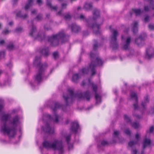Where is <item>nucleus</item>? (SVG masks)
I'll list each match as a JSON object with an SVG mask.
<instances>
[{
  "mask_svg": "<svg viewBox=\"0 0 154 154\" xmlns=\"http://www.w3.org/2000/svg\"><path fill=\"white\" fill-rule=\"evenodd\" d=\"M149 28L150 30H154V26L152 24H149Z\"/></svg>",
  "mask_w": 154,
  "mask_h": 154,
  "instance_id": "obj_46",
  "label": "nucleus"
},
{
  "mask_svg": "<svg viewBox=\"0 0 154 154\" xmlns=\"http://www.w3.org/2000/svg\"><path fill=\"white\" fill-rule=\"evenodd\" d=\"M10 31H9L7 29H4L2 32V33L3 34L7 35L10 32Z\"/></svg>",
  "mask_w": 154,
  "mask_h": 154,
  "instance_id": "obj_40",
  "label": "nucleus"
},
{
  "mask_svg": "<svg viewBox=\"0 0 154 154\" xmlns=\"http://www.w3.org/2000/svg\"><path fill=\"white\" fill-rule=\"evenodd\" d=\"M99 11L98 9L96 8L94 9V12L93 13V18L94 20H95L99 17Z\"/></svg>",
  "mask_w": 154,
  "mask_h": 154,
  "instance_id": "obj_22",
  "label": "nucleus"
},
{
  "mask_svg": "<svg viewBox=\"0 0 154 154\" xmlns=\"http://www.w3.org/2000/svg\"><path fill=\"white\" fill-rule=\"evenodd\" d=\"M149 16L148 15H146L144 19V22L146 23L149 22Z\"/></svg>",
  "mask_w": 154,
  "mask_h": 154,
  "instance_id": "obj_38",
  "label": "nucleus"
},
{
  "mask_svg": "<svg viewBox=\"0 0 154 154\" xmlns=\"http://www.w3.org/2000/svg\"><path fill=\"white\" fill-rule=\"evenodd\" d=\"M94 42H95L93 46V50L95 51L97 48V45L96 40H94Z\"/></svg>",
  "mask_w": 154,
  "mask_h": 154,
  "instance_id": "obj_37",
  "label": "nucleus"
},
{
  "mask_svg": "<svg viewBox=\"0 0 154 154\" xmlns=\"http://www.w3.org/2000/svg\"><path fill=\"white\" fill-rule=\"evenodd\" d=\"M9 117L8 114H5L2 116L1 131L5 135L7 134L9 137H12L16 135L17 126L20 123V118L18 116H15L7 123Z\"/></svg>",
  "mask_w": 154,
  "mask_h": 154,
  "instance_id": "obj_2",
  "label": "nucleus"
},
{
  "mask_svg": "<svg viewBox=\"0 0 154 154\" xmlns=\"http://www.w3.org/2000/svg\"><path fill=\"white\" fill-rule=\"evenodd\" d=\"M16 16L17 17H20L24 19H25L28 17V15L26 14L24 15H22L20 11H19L16 13Z\"/></svg>",
  "mask_w": 154,
  "mask_h": 154,
  "instance_id": "obj_27",
  "label": "nucleus"
},
{
  "mask_svg": "<svg viewBox=\"0 0 154 154\" xmlns=\"http://www.w3.org/2000/svg\"><path fill=\"white\" fill-rule=\"evenodd\" d=\"M153 129H154V128L153 126H151V127H150L149 128L150 132V133L152 132L153 131Z\"/></svg>",
  "mask_w": 154,
  "mask_h": 154,
  "instance_id": "obj_54",
  "label": "nucleus"
},
{
  "mask_svg": "<svg viewBox=\"0 0 154 154\" xmlns=\"http://www.w3.org/2000/svg\"><path fill=\"white\" fill-rule=\"evenodd\" d=\"M64 18L66 20H69L71 18V16L69 13H67L64 16Z\"/></svg>",
  "mask_w": 154,
  "mask_h": 154,
  "instance_id": "obj_34",
  "label": "nucleus"
},
{
  "mask_svg": "<svg viewBox=\"0 0 154 154\" xmlns=\"http://www.w3.org/2000/svg\"><path fill=\"white\" fill-rule=\"evenodd\" d=\"M50 16V15L49 14H47L46 15V17L48 18H49V17Z\"/></svg>",
  "mask_w": 154,
  "mask_h": 154,
  "instance_id": "obj_63",
  "label": "nucleus"
},
{
  "mask_svg": "<svg viewBox=\"0 0 154 154\" xmlns=\"http://www.w3.org/2000/svg\"><path fill=\"white\" fill-rule=\"evenodd\" d=\"M73 93L72 90L69 89L66 94H63V97L67 105L71 103L75 98L78 97L81 99L86 98L87 101H89L90 99V94L88 91H87L83 95L82 93L75 94Z\"/></svg>",
  "mask_w": 154,
  "mask_h": 154,
  "instance_id": "obj_4",
  "label": "nucleus"
},
{
  "mask_svg": "<svg viewBox=\"0 0 154 154\" xmlns=\"http://www.w3.org/2000/svg\"><path fill=\"white\" fill-rule=\"evenodd\" d=\"M95 56V54L91 52L90 55V57L91 58V62L89 68L85 67L83 68L82 70V73L85 75L87 74L88 72H90L91 73V76H92L96 73L95 67L97 65L99 66H101L103 63V62L102 60L98 57L96 58L95 60L96 63L94 62L92 60L94 59Z\"/></svg>",
  "mask_w": 154,
  "mask_h": 154,
  "instance_id": "obj_5",
  "label": "nucleus"
},
{
  "mask_svg": "<svg viewBox=\"0 0 154 154\" xmlns=\"http://www.w3.org/2000/svg\"><path fill=\"white\" fill-rule=\"evenodd\" d=\"M46 5L48 8H50L51 11L54 10V11H56L58 7L57 6H53L50 2L47 1L46 2Z\"/></svg>",
  "mask_w": 154,
  "mask_h": 154,
  "instance_id": "obj_23",
  "label": "nucleus"
},
{
  "mask_svg": "<svg viewBox=\"0 0 154 154\" xmlns=\"http://www.w3.org/2000/svg\"><path fill=\"white\" fill-rule=\"evenodd\" d=\"M154 57V49L151 47L147 49L146 50V54L145 57L149 60Z\"/></svg>",
  "mask_w": 154,
  "mask_h": 154,
  "instance_id": "obj_11",
  "label": "nucleus"
},
{
  "mask_svg": "<svg viewBox=\"0 0 154 154\" xmlns=\"http://www.w3.org/2000/svg\"><path fill=\"white\" fill-rule=\"evenodd\" d=\"M53 105L51 107L54 112V115L53 117H51L50 115L47 114H45L43 115L42 117L43 121L47 122L45 126L42 128V129L45 133L52 134L54 132V129L50 127L48 123V121H51L54 122L58 123L63 120V118L55 113L57 109L60 108L62 106L57 102L54 103Z\"/></svg>",
  "mask_w": 154,
  "mask_h": 154,
  "instance_id": "obj_3",
  "label": "nucleus"
},
{
  "mask_svg": "<svg viewBox=\"0 0 154 154\" xmlns=\"http://www.w3.org/2000/svg\"><path fill=\"white\" fill-rule=\"evenodd\" d=\"M92 5L90 3H86L84 6V8L87 11H90L92 10Z\"/></svg>",
  "mask_w": 154,
  "mask_h": 154,
  "instance_id": "obj_28",
  "label": "nucleus"
},
{
  "mask_svg": "<svg viewBox=\"0 0 154 154\" xmlns=\"http://www.w3.org/2000/svg\"><path fill=\"white\" fill-rule=\"evenodd\" d=\"M144 1L147 2H149L150 4L151 5H152V10H154V5H153L154 4V2L152 0H144Z\"/></svg>",
  "mask_w": 154,
  "mask_h": 154,
  "instance_id": "obj_36",
  "label": "nucleus"
},
{
  "mask_svg": "<svg viewBox=\"0 0 154 154\" xmlns=\"http://www.w3.org/2000/svg\"><path fill=\"white\" fill-rule=\"evenodd\" d=\"M4 43V41L3 40H2L0 42V44L1 45H3Z\"/></svg>",
  "mask_w": 154,
  "mask_h": 154,
  "instance_id": "obj_57",
  "label": "nucleus"
},
{
  "mask_svg": "<svg viewBox=\"0 0 154 154\" xmlns=\"http://www.w3.org/2000/svg\"><path fill=\"white\" fill-rule=\"evenodd\" d=\"M141 154H144V151L143 150L142 151Z\"/></svg>",
  "mask_w": 154,
  "mask_h": 154,
  "instance_id": "obj_64",
  "label": "nucleus"
},
{
  "mask_svg": "<svg viewBox=\"0 0 154 154\" xmlns=\"http://www.w3.org/2000/svg\"><path fill=\"white\" fill-rule=\"evenodd\" d=\"M131 99H134L135 100V103H134L133 106L134 110L138 109V106L137 105V98L136 94L134 92H131L130 94Z\"/></svg>",
  "mask_w": 154,
  "mask_h": 154,
  "instance_id": "obj_13",
  "label": "nucleus"
},
{
  "mask_svg": "<svg viewBox=\"0 0 154 154\" xmlns=\"http://www.w3.org/2000/svg\"><path fill=\"white\" fill-rule=\"evenodd\" d=\"M18 0H12V5L13 7L17 5Z\"/></svg>",
  "mask_w": 154,
  "mask_h": 154,
  "instance_id": "obj_41",
  "label": "nucleus"
},
{
  "mask_svg": "<svg viewBox=\"0 0 154 154\" xmlns=\"http://www.w3.org/2000/svg\"><path fill=\"white\" fill-rule=\"evenodd\" d=\"M124 118L125 121L127 122H129L131 125L132 126L135 128H137L139 127L140 125L138 123L134 122L132 124L131 119L127 115L125 114L124 115Z\"/></svg>",
  "mask_w": 154,
  "mask_h": 154,
  "instance_id": "obj_12",
  "label": "nucleus"
},
{
  "mask_svg": "<svg viewBox=\"0 0 154 154\" xmlns=\"http://www.w3.org/2000/svg\"><path fill=\"white\" fill-rule=\"evenodd\" d=\"M89 82L92 85V87L93 88L94 91L95 93V98L96 100V103L97 104H99L101 102V98L99 95L96 93L97 89V87L96 85L94 84L93 83H91L90 82V79H88Z\"/></svg>",
  "mask_w": 154,
  "mask_h": 154,
  "instance_id": "obj_10",
  "label": "nucleus"
},
{
  "mask_svg": "<svg viewBox=\"0 0 154 154\" xmlns=\"http://www.w3.org/2000/svg\"><path fill=\"white\" fill-rule=\"evenodd\" d=\"M71 28L72 31L75 33L78 32L81 30V28L79 26H77L75 23H73L71 24Z\"/></svg>",
  "mask_w": 154,
  "mask_h": 154,
  "instance_id": "obj_16",
  "label": "nucleus"
},
{
  "mask_svg": "<svg viewBox=\"0 0 154 154\" xmlns=\"http://www.w3.org/2000/svg\"><path fill=\"white\" fill-rule=\"evenodd\" d=\"M23 31V29L20 27L17 28L15 31L14 32L16 33H19L22 32Z\"/></svg>",
  "mask_w": 154,
  "mask_h": 154,
  "instance_id": "obj_33",
  "label": "nucleus"
},
{
  "mask_svg": "<svg viewBox=\"0 0 154 154\" xmlns=\"http://www.w3.org/2000/svg\"><path fill=\"white\" fill-rule=\"evenodd\" d=\"M87 32H85L84 33V36H86L87 35H88V34H87Z\"/></svg>",
  "mask_w": 154,
  "mask_h": 154,
  "instance_id": "obj_60",
  "label": "nucleus"
},
{
  "mask_svg": "<svg viewBox=\"0 0 154 154\" xmlns=\"http://www.w3.org/2000/svg\"><path fill=\"white\" fill-rule=\"evenodd\" d=\"M53 56L55 60L57 59L59 57V53L57 51L54 52L53 54Z\"/></svg>",
  "mask_w": 154,
  "mask_h": 154,
  "instance_id": "obj_32",
  "label": "nucleus"
},
{
  "mask_svg": "<svg viewBox=\"0 0 154 154\" xmlns=\"http://www.w3.org/2000/svg\"><path fill=\"white\" fill-rule=\"evenodd\" d=\"M42 15L41 14H38L35 18V19L37 21H39L42 20Z\"/></svg>",
  "mask_w": 154,
  "mask_h": 154,
  "instance_id": "obj_35",
  "label": "nucleus"
},
{
  "mask_svg": "<svg viewBox=\"0 0 154 154\" xmlns=\"http://www.w3.org/2000/svg\"><path fill=\"white\" fill-rule=\"evenodd\" d=\"M108 143L106 141H105V140H103L101 142V144L103 146H105Z\"/></svg>",
  "mask_w": 154,
  "mask_h": 154,
  "instance_id": "obj_47",
  "label": "nucleus"
},
{
  "mask_svg": "<svg viewBox=\"0 0 154 154\" xmlns=\"http://www.w3.org/2000/svg\"><path fill=\"white\" fill-rule=\"evenodd\" d=\"M43 146L47 149H52L54 150H57L60 154H62L64 152L63 146L61 141L57 140L52 143L45 141L43 142Z\"/></svg>",
  "mask_w": 154,
  "mask_h": 154,
  "instance_id": "obj_6",
  "label": "nucleus"
},
{
  "mask_svg": "<svg viewBox=\"0 0 154 154\" xmlns=\"http://www.w3.org/2000/svg\"><path fill=\"white\" fill-rule=\"evenodd\" d=\"M80 19L83 21L84 22L86 23V25L88 27H90L92 28L93 29L96 28L97 30H99V26L97 24H92L91 25L89 23V21H88L86 18L85 16L82 14H81L79 16Z\"/></svg>",
  "mask_w": 154,
  "mask_h": 154,
  "instance_id": "obj_9",
  "label": "nucleus"
},
{
  "mask_svg": "<svg viewBox=\"0 0 154 154\" xmlns=\"http://www.w3.org/2000/svg\"><path fill=\"white\" fill-rule=\"evenodd\" d=\"M122 41H123L124 40V37L123 35H122Z\"/></svg>",
  "mask_w": 154,
  "mask_h": 154,
  "instance_id": "obj_61",
  "label": "nucleus"
},
{
  "mask_svg": "<svg viewBox=\"0 0 154 154\" xmlns=\"http://www.w3.org/2000/svg\"><path fill=\"white\" fill-rule=\"evenodd\" d=\"M122 27V29H125V30H124V32H127L129 30V29L128 28H126V27H125L123 25Z\"/></svg>",
  "mask_w": 154,
  "mask_h": 154,
  "instance_id": "obj_53",
  "label": "nucleus"
},
{
  "mask_svg": "<svg viewBox=\"0 0 154 154\" xmlns=\"http://www.w3.org/2000/svg\"><path fill=\"white\" fill-rule=\"evenodd\" d=\"M37 2L39 5H41L42 4V2L41 0H37Z\"/></svg>",
  "mask_w": 154,
  "mask_h": 154,
  "instance_id": "obj_50",
  "label": "nucleus"
},
{
  "mask_svg": "<svg viewBox=\"0 0 154 154\" xmlns=\"http://www.w3.org/2000/svg\"><path fill=\"white\" fill-rule=\"evenodd\" d=\"M131 41V38L129 36L127 37L125 43L123 45V48L125 50L128 49Z\"/></svg>",
  "mask_w": 154,
  "mask_h": 154,
  "instance_id": "obj_15",
  "label": "nucleus"
},
{
  "mask_svg": "<svg viewBox=\"0 0 154 154\" xmlns=\"http://www.w3.org/2000/svg\"><path fill=\"white\" fill-rule=\"evenodd\" d=\"M28 3L26 4L25 7V10H27L29 7L31 6L32 5L33 0H28Z\"/></svg>",
  "mask_w": 154,
  "mask_h": 154,
  "instance_id": "obj_30",
  "label": "nucleus"
},
{
  "mask_svg": "<svg viewBox=\"0 0 154 154\" xmlns=\"http://www.w3.org/2000/svg\"><path fill=\"white\" fill-rule=\"evenodd\" d=\"M144 9L145 11L148 12L149 11V8L148 6H145L144 7Z\"/></svg>",
  "mask_w": 154,
  "mask_h": 154,
  "instance_id": "obj_45",
  "label": "nucleus"
},
{
  "mask_svg": "<svg viewBox=\"0 0 154 154\" xmlns=\"http://www.w3.org/2000/svg\"><path fill=\"white\" fill-rule=\"evenodd\" d=\"M1 104H0V112L2 110L4 106V104L3 103V100L1 101Z\"/></svg>",
  "mask_w": 154,
  "mask_h": 154,
  "instance_id": "obj_44",
  "label": "nucleus"
},
{
  "mask_svg": "<svg viewBox=\"0 0 154 154\" xmlns=\"http://www.w3.org/2000/svg\"><path fill=\"white\" fill-rule=\"evenodd\" d=\"M112 35L111 36L110 46L113 50L117 49L118 45L116 42L117 36L119 35V33L117 30L113 29L111 30Z\"/></svg>",
  "mask_w": 154,
  "mask_h": 154,
  "instance_id": "obj_8",
  "label": "nucleus"
},
{
  "mask_svg": "<svg viewBox=\"0 0 154 154\" xmlns=\"http://www.w3.org/2000/svg\"><path fill=\"white\" fill-rule=\"evenodd\" d=\"M79 127V125L78 122H73L71 129L72 132L76 133Z\"/></svg>",
  "mask_w": 154,
  "mask_h": 154,
  "instance_id": "obj_17",
  "label": "nucleus"
},
{
  "mask_svg": "<svg viewBox=\"0 0 154 154\" xmlns=\"http://www.w3.org/2000/svg\"><path fill=\"white\" fill-rule=\"evenodd\" d=\"M149 99L148 96H146L144 98V100L143 102L142 103V105L143 108H145V106L146 105L147 103L149 102Z\"/></svg>",
  "mask_w": 154,
  "mask_h": 154,
  "instance_id": "obj_29",
  "label": "nucleus"
},
{
  "mask_svg": "<svg viewBox=\"0 0 154 154\" xmlns=\"http://www.w3.org/2000/svg\"><path fill=\"white\" fill-rule=\"evenodd\" d=\"M132 10L135 14L136 16L140 15L141 13L140 9H133Z\"/></svg>",
  "mask_w": 154,
  "mask_h": 154,
  "instance_id": "obj_31",
  "label": "nucleus"
},
{
  "mask_svg": "<svg viewBox=\"0 0 154 154\" xmlns=\"http://www.w3.org/2000/svg\"><path fill=\"white\" fill-rule=\"evenodd\" d=\"M37 10H34L31 12V13L33 14H36L37 12Z\"/></svg>",
  "mask_w": 154,
  "mask_h": 154,
  "instance_id": "obj_52",
  "label": "nucleus"
},
{
  "mask_svg": "<svg viewBox=\"0 0 154 154\" xmlns=\"http://www.w3.org/2000/svg\"><path fill=\"white\" fill-rule=\"evenodd\" d=\"M5 52L4 51H2L0 52V57H4L5 56Z\"/></svg>",
  "mask_w": 154,
  "mask_h": 154,
  "instance_id": "obj_48",
  "label": "nucleus"
},
{
  "mask_svg": "<svg viewBox=\"0 0 154 154\" xmlns=\"http://www.w3.org/2000/svg\"><path fill=\"white\" fill-rule=\"evenodd\" d=\"M62 11V10H61L60 11H59L58 13H57V14L59 15L60 16H62V14H61V12Z\"/></svg>",
  "mask_w": 154,
  "mask_h": 154,
  "instance_id": "obj_55",
  "label": "nucleus"
},
{
  "mask_svg": "<svg viewBox=\"0 0 154 154\" xmlns=\"http://www.w3.org/2000/svg\"><path fill=\"white\" fill-rule=\"evenodd\" d=\"M41 54L45 56H48L49 55V49L48 47L43 48L41 51Z\"/></svg>",
  "mask_w": 154,
  "mask_h": 154,
  "instance_id": "obj_24",
  "label": "nucleus"
},
{
  "mask_svg": "<svg viewBox=\"0 0 154 154\" xmlns=\"http://www.w3.org/2000/svg\"><path fill=\"white\" fill-rule=\"evenodd\" d=\"M31 24L32 28L30 30L29 35L32 36L34 37L38 40L42 41L45 40L46 38L48 41L50 42L51 45L54 46H57L59 44V42L61 41L62 42H66L68 40L69 36L65 34L63 30L61 31L56 34L53 35L52 36L46 37L45 33H38L37 35V31L35 26L33 25L32 22Z\"/></svg>",
  "mask_w": 154,
  "mask_h": 154,
  "instance_id": "obj_1",
  "label": "nucleus"
},
{
  "mask_svg": "<svg viewBox=\"0 0 154 154\" xmlns=\"http://www.w3.org/2000/svg\"><path fill=\"white\" fill-rule=\"evenodd\" d=\"M120 134V132L118 131H115L114 132L113 136H117L118 135H119Z\"/></svg>",
  "mask_w": 154,
  "mask_h": 154,
  "instance_id": "obj_42",
  "label": "nucleus"
},
{
  "mask_svg": "<svg viewBox=\"0 0 154 154\" xmlns=\"http://www.w3.org/2000/svg\"><path fill=\"white\" fill-rule=\"evenodd\" d=\"M132 30L134 34L138 32V22L136 21L134 22L132 24Z\"/></svg>",
  "mask_w": 154,
  "mask_h": 154,
  "instance_id": "obj_19",
  "label": "nucleus"
},
{
  "mask_svg": "<svg viewBox=\"0 0 154 154\" xmlns=\"http://www.w3.org/2000/svg\"><path fill=\"white\" fill-rule=\"evenodd\" d=\"M125 134H127L129 135L130 134V131L128 129H126L125 131Z\"/></svg>",
  "mask_w": 154,
  "mask_h": 154,
  "instance_id": "obj_49",
  "label": "nucleus"
},
{
  "mask_svg": "<svg viewBox=\"0 0 154 154\" xmlns=\"http://www.w3.org/2000/svg\"><path fill=\"white\" fill-rule=\"evenodd\" d=\"M41 59L40 57H36L35 60L33 62V64L35 66H39L40 64Z\"/></svg>",
  "mask_w": 154,
  "mask_h": 154,
  "instance_id": "obj_26",
  "label": "nucleus"
},
{
  "mask_svg": "<svg viewBox=\"0 0 154 154\" xmlns=\"http://www.w3.org/2000/svg\"><path fill=\"white\" fill-rule=\"evenodd\" d=\"M133 115L134 116H136V117L138 119H140V116L138 115H135L134 114H133Z\"/></svg>",
  "mask_w": 154,
  "mask_h": 154,
  "instance_id": "obj_56",
  "label": "nucleus"
},
{
  "mask_svg": "<svg viewBox=\"0 0 154 154\" xmlns=\"http://www.w3.org/2000/svg\"><path fill=\"white\" fill-rule=\"evenodd\" d=\"M46 63H44L42 65L39 69L38 72L35 76V81L38 83L42 82L45 73V68L47 67Z\"/></svg>",
  "mask_w": 154,
  "mask_h": 154,
  "instance_id": "obj_7",
  "label": "nucleus"
},
{
  "mask_svg": "<svg viewBox=\"0 0 154 154\" xmlns=\"http://www.w3.org/2000/svg\"><path fill=\"white\" fill-rule=\"evenodd\" d=\"M94 32L96 34H97L98 33V31H94Z\"/></svg>",
  "mask_w": 154,
  "mask_h": 154,
  "instance_id": "obj_62",
  "label": "nucleus"
},
{
  "mask_svg": "<svg viewBox=\"0 0 154 154\" xmlns=\"http://www.w3.org/2000/svg\"><path fill=\"white\" fill-rule=\"evenodd\" d=\"M151 143V140L149 139L145 138L144 140L143 144V149H145L147 146H149Z\"/></svg>",
  "mask_w": 154,
  "mask_h": 154,
  "instance_id": "obj_25",
  "label": "nucleus"
},
{
  "mask_svg": "<svg viewBox=\"0 0 154 154\" xmlns=\"http://www.w3.org/2000/svg\"><path fill=\"white\" fill-rule=\"evenodd\" d=\"M9 25L10 26H12L13 24V23L12 21H11L9 23Z\"/></svg>",
  "mask_w": 154,
  "mask_h": 154,
  "instance_id": "obj_58",
  "label": "nucleus"
},
{
  "mask_svg": "<svg viewBox=\"0 0 154 154\" xmlns=\"http://www.w3.org/2000/svg\"><path fill=\"white\" fill-rule=\"evenodd\" d=\"M71 137L70 135H68L66 137V140L67 142V143L69 145V141L70 140Z\"/></svg>",
  "mask_w": 154,
  "mask_h": 154,
  "instance_id": "obj_39",
  "label": "nucleus"
},
{
  "mask_svg": "<svg viewBox=\"0 0 154 154\" xmlns=\"http://www.w3.org/2000/svg\"><path fill=\"white\" fill-rule=\"evenodd\" d=\"M81 78V75L78 74H74L72 77V81L75 83L78 82Z\"/></svg>",
  "mask_w": 154,
  "mask_h": 154,
  "instance_id": "obj_20",
  "label": "nucleus"
},
{
  "mask_svg": "<svg viewBox=\"0 0 154 154\" xmlns=\"http://www.w3.org/2000/svg\"><path fill=\"white\" fill-rule=\"evenodd\" d=\"M85 85V83L84 81H83L82 82V83L81 84V85L82 86H84Z\"/></svg>",
  "mask_w": 154,
  "mask_h": 154,
  "instance_id": "obj_59",
  "label": "nucleus"
},
{
  "mask_svg": "<svg viewBox=\"0 0 154 154\" xmlns=\"http://www.w3.org/2000/svg\"><path fill=\"white\" fill-rule=\"evenodd\" d=\"M135 138L136 140H134V141H131L129 142L128 144L129 146L132 147L134 145L137 143L140 138V136L138 134H136Z\"/></svg>",
  "mask_w": 154,
  "mask_h": 154,
  "instance_id": "obj_18",
  "label": "nucleus"
},
{
  "mask_svg": "<svg viewBox=\"0 0 154 154\" xmlns=\"http://www.w3.org/2000/svg\"><path fill=\"white\" fill-rule=\"evenodd\" d=\"M137 150L136 149H133L131 151V153L132 154H137Z\"/></svg>",
  "mask_w": 154,
  "mask_h": 154,
  "instance_id": "obj_51",
  "label": "nucleus"
},
{
  "mask_svg": "<svg viewBox=\"0 0 154 154\" xmlns=\"http://www.w3.org/2000/svg\"><path fill=\"white\" fill-rule=\"evenodd\" d=\"M67 5L65 3H63L61 4V7L62 9H65L66 8Z\"/></svg>",
  "mask_w": 154,
  "mask_h": 154,
  "instance_id": "obj_43",
  "label": "nucleus"
},
{
  "mask_svg": "<svg viewBox=\"0 0 154 154\" xmlns=\"http://www.w3.org/2000/svg\"><path fill=\"white\" fill-rule=\"evenodd\" d=\"M7 49L9 51H11L15 49V45L14 42H10L7 47Z\"/></svg>",
  "mask_w": 154,
  "mask_h": 154,
  "instance_id": "obj_21",
  "label": "nucleus"
},
{
  "mask_svg": "<svg viewBox=\"0 0 154 154\" xmlns=\"http://www.w3.org/2000/svg\"><path fill=\"white\" fill-rule=\"evenodd\" d=\"M146 36V33H143L140 35L138 38L135 39V42L138 46L141 45V44L144 41V39Z\"/></svg>",
  "mask_w": 154,
  "mask_h": 154,
  "instance_id": "obj_14",
  "label": "nucleus"
}]
</instances>
